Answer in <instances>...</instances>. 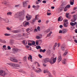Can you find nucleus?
Wrapping results in <instances>:
<instances>
[{
  "instance_id": "obj_35",
  "label": "nucleus",
  "mask_w": 77,
  "mask_h": 77,
  "mask_svg": "<svg viewBox=\"0 0 77 77\" xmlns=\"http://www.w3.org/2000/svg\"><path fill=\"white\" fill-rule=\"evenodd\" d=\"M38 43H39V41H38V40H36L35 42V43L36 45H38Z\"/></svg>"
},
{
  "instance_id": "obj_28",
  "label": "nucleus",
  "mask_w": 77,
  "mask_h": 77,
  "mask_svg": "<svg viewBox=\"0 0 77 77\" xmlns=\"http://www.w3.org/2000/svg\"><path fill=\"white\" fill-rule=\"evenodd\" d=\"M4 20L5 21V22L7 23H9V20L8 19H4Z\"/></svg>"
},
{
  "instance_id": "obj_55",
  "label": "nucleus",
  "mask_w": 77,
  "mask_h": 77,
  "mask_svg": "<svg viewBox=\"0 0 77 77\" xmlns=\"http://www.w3.org/2000/svg\"><path fill=\"white\" fill-rule=\"evenodd\" d=\"M24 18V16H22V18L20 19V20H23Z\"/></svg>"
},
{
  "instance_id": "obj_10",
  "label": "nucleus",
  "mask_w": 77,
  "mask_h": 77,
  "mask_svg": "<svg viewBox=\"0 0 77 77\" xmlns=\"http://www.w3.org/2000/svg\"><path fill=\"white\" fill-rule=\"evenodd\" d=\"M49 61V58H46L44 59V61L45 63H47Z\"/></svg>"
},
{
  "instance_id": "obj_54",
  "label": "nucleus",
  "mask_w": 77,
  "mask_h": 77,
  "mask_svg": "<svg viewBox=\"0 0 77 77\" xmlns=\"http://www.w3.org/2000/svg\"><path fill=\"white\" fill-rule=\"evenodd\" d=\"M51 13H47V15H51Z\"/></svg>"
},
{
  "instance_id": "obj_24",
  "label": "nucleus",
  "mask_w": 77,
  "mask_h": 77,
  "mask_svg": "<svg viewBox=\"0 0 77 77\" xmlns=\"http://www.w3.org/2000/svg\"><path fill=\"white\" fill-rule=\"evenodd\" d=\"M29 57H28V60H29V58H30V59H31V60H32V56L31 55H29Z\"/></svg>"
},
{
  "instance_id": "obj_17",
  "label": "nucleus",
  "mask_w": 77,
  "mask_h": 77,
  "mask_svg": "<svg viewBox=\"0 0 77 77\" xmlns=\"http://www.w3.org/2000/svg\"><path fill=\"white\" fill-rule=\"evenodd\" d=\"M23 60L24 62H26L27 61V57L24 56L23 58Z\"/></svg>"
},
{
  "instance_id": "obj_5",
  "label": "nucleus",
  "mask_w": 77,
  "mask_h": 77,
  "mask_svg": "<svg viewBox=\"0 0 77 77\" xmlns=\"http://www.w3.org/2000/svg\"><path fill=\"white\" fill-rule=\"evenodd\" d=\"M64 9V7L58 8L57 9V11L58 12H61L62 11H63Z\"/></svg>"
},
{
  "instance_id": "obj_30",
  "label": "nucleus",
  "mask_w": 77,
  "mask_h": 77,
  "mask_svg": "<svg viewBox=\"0 0 77 77\" xmlns=\"http://www.w3.org/2000/svg\"><path fill=\"white\" fill-rule=\"evenodd\" d=\"M27 36L26 33H23V35H20V36Z\"/></svg>"
},
{
  "instance_id": "obj_4",
  "label": "nucleus",
  "mask_w": 77,
  "mask_h": 77,
  "mask_svg": "<svg viewBox=\"0 0 77 77\" xmlns=\"http://www.w3.org/2000/svg\"><path fill=\"white\" fill-rule=\"evenodd\" d=\"M10 60L11 61H12V62H18V60L17 59L14 58H11Z\"/></svg>"
},
{
  "instance_id": "obj_16",
  "label": "nucleus",
  "mask_w": 77,
  "mask_h": 77,
  "mask_svg": "<svg viewBox=\"0 0 77 77\" xmlns=\"http://www.w3.org/2000/svg\"><path fill=\"white\" fill-rule=\"evenodd\" d=\"M68 50H67L65 51V52L63 54V56H66V55L68 54Z\"/></svg>"
},
{
  "instance_id": "obj_14",
  "label": "nucleus",
  "mask_w": 77,
  "mask_h": 77,
  "mask_svg": "<svg viewBox=\"0 0 77 77\" xmlns=\"http://www.w3.org/2000/svg\"><path fill=\"white\" fill-rule=\"evenodd\" d=\"M57 59V57H56L55 58L53 59V64H54L55 62H56V61Z\"/></svg>"
},
{
  "instance_id": "obj_51",
  "label": "nucleus",
  "mask_w": 77,
  "mask_h": 77,
  "mask_svg": "<svg viewBox=\"0 0 77 77\" xmlns=\"http://www.w3.org/2000/svg\"><path fill=\"white\" fill-rule=\"evenodd\" d=\"M38 42H40V43H42V40L41 39H39L38 40Z\"/></svg>"
},
{
  "instance_id": "obj_62",
  "label": "nucleus",
  "mask_w": 77,
  "mask_h": 77,
  "mask_svg": "<svg viewBox=\"0 0 77 77\" xmlns=\"http://www.w3.org/2000/svg\"><path fill=\"white\" fill-rule=\"evenodd\" d=\"M42 2L43 3H46V1H43Z\"/></svg>"
},
{
  "instance_id": "obj_43",
  "label": "nucleus",
  "mask_w": 77,
  "mask_h": 77,
  "mask_svg": "<svg viewBox=\"0 0 77 77\" xmlns=\"http://www.w3.org/2000/svg\"><path fill=\"white\" fill-rule=\"evenodd\" d=\"M43 72H44V73H47L48 71L47 70H44L43 71Z\"/></svg>"
},
{
  "instance_id": "obj_58",
  "label": "nucleus",
  "mask_w": 77,
  "mask_h": 77,
  "mask_svg": "<svg viewBox=\"0 0 77 77\" xmlns=\"http://www.w3.org/2000/svg\"><path fill=\"white\" fill-rule=\"evenodd\" d=\"M45 51H46V50L45 49L43 50L42 52L45 53Z\"/></svg>"
},
{
  "instance_id": "obj_27",
  "label": "nucleus",
  "mask_w": 77,
  "mask_h": 77,
  "mask_svg": "<svg viewBox=\"0 0 77 77\" xmlns=\"http://www.w3.org/2000/svg\"><path fill=\"white\" fill-rule=\"evenodd\" d=\"M2 4L3 5H6L7 4V2L6 1H4L2 2Z\"/></svg>"
},
{
  "instance_id": "obj_50",
  "label": "nucleus",
  "mask_w": 77,
  "mask_h": 77,
  "mask_svg": "<svg viewBox=\"0 0 77 77\" xmlns=\"http://www.w3.org/2000/svg\"><path fill=\"white\" fill-rule=\"evenodd\" d=\"M32 44V45H35V42H33Z\"/></svg>"
},
{
  "instance_id": "obj_3",
  "label": "nucleus",
  "mask_w": 77,
  "mask_h": 77,
  "mask_svg": "<svg viewBox=\"0 0 77 77\" xmlns=\"http://www.w3.org/2000/svg\"><path fill=\"white\" fill-rule=\"evenodd\" d=\"M77 15H75L74 16V18H72L71 20V22H75V21H76V18H77V17H77Z\"/></svg>"
},
{
  "instance_id": "obj_41",
  "label": "nucleus",
  "mask_w": 77,
  "mask_h": 77,
  "mask_svg": "<svg viewBox=\"0 0 77 77\" xmlns=\"http://www.w3.org/2000/svg\"><path fill=\"white\" fill-rule=\"evenodd\" d=\"M5 36H10L11 34H9L5 33Z\"/></svg>"
},
{
  "instance_id": "obj_18",
  "label": "nucleus",
  "mask_w": 77,
  "mask_h": 77,
  "mask_svg": "<svg viewBox=\"0 0 77 77\" xmlns=\"http://www.w3.org/2000/svg\"><path fill=\"white\" fill-rule=\"evenodd\" d=\"M38 15H36L35 16V18L33 20V22H35V21H36V20H37V17H38Z\"/></svg>"
},
{
  "instance_id": "obj_22",
  "label": "nucleus",
  "mask_w": 77,
  "mask_h": 77,
  "mask_svg": "<svg viewBox=\"0 0 77 77\" xmlns=\"http://www.w3.org/2000/svg\"><path fill=\"white\" fill-rule=\"evenodd\" d=\"M53 58H51V59H49V62L51 63V64H53V61H52Z\"/></svg>"
},
{
  "instance_id": "obj_63",
  "label": "nucleus",
  "mask_w": 77,
  "mask_h": 77,
  "mask_svg": "<svg viewBox=\"0 0 77 77\" xmlns=\"http://www.w3.org/2000/svg\"><path fill=\"white\" fill-rule=\"evenodd\" d=\"M43 50L42 49H40V53H41V52H42Z\"/></svg>"
},
{
  "instance_id": "obj_12",
  "label": "nucleus",
  "mask_w": 77,
  "mask_h": 77,
  "mask_svg": "<svg viewBox=\"0 0 77 77\" xmlns=\"http://www.w3.org/2000/svg\"><path fill=\"white\" fill-rule=\"evenodd\" d=\"M77 24V23L76 22H75L74 23H73L72 22H71L70 23V24L72 26H75L76 24Z\"/></svg>"
},
{
  "instance_id": "obj_47",
  "label": "nucleus",
  "mask_w": 77,
  "mask_h": 77,
  "mask_svg": "<svg viewBox=\"0 0 77 77\" xmlns=\"http://www.w3.org/2000/svg\"><path fill=\"white\" fill-rule=\"evenodd\" d=\"M57 43H55V44L54 45V47H57Z\"/></svg>"
},
{
  "instance_id": "obj_2",
  "label": "nucleus",
  "mask_w": 77,
  "mask_h": 77,
  "mask_svg": "<svg viewBox=\"0 0 77 77\" xmlns=\"http://www.w3.org/2000/svg\"><path fill=\"white\" fill-rule=\"evenodd\" d=\"M6 74V73L5 72L2 70H0V75L1 76H5Z\"/></svg>"
},
{
  "instance_id": "obj_39",
  "label": "nucleus",
  "mask_w": 77,
  "mask_h": 77,
  "mask_svg": "<svg viewBox=\"0 0 77 77\" xmlns=\"http://www.w3.org/2000/svg\"><path fill=\"white\" fill-rule=\"evenodd\" d=\"M20 72H22V73H24V74H26V72L23 70H22L21 71H20Z\"/></svg>"
},
{
  "instance_id": "obj_56",
  "label": "nucleus",
  "mask_w": 77,
  "mask_h": 77,
  "mask_svg": "<svg viewBox=\"0 0 77 77\" xmlns=\"http://www.w3.org/2000/svg\"><path fill=\"white\" fill-rule=\"evenodd\" d=\"M63 27V25H60V28L62 29Z\"/></svg>"
},
{
  "instance_id": "obj_38",
  "label": "nucleus",
  "mask_w": 77,
  "mask_h": 77,
  "mask_svg": "<svg viewBox=\"0 0 77 77\" xmlns=\"http://www.w3.org/2000/svg\"><path fill=\"white\" fill-rule=\"evenodd\" d=\"M60 19H61L60 17H59L58 18V21H62L63 19H62L60 20Z\"/></svg>"
},
{
  "instance_id": "obj_15",
  "label": "nucleus",
  "mask_w": 77,
  "mask_h": 77,
  "mask_svg": "<svg viewBox=\"0 0 77 77\" xmlns=\"http://www.w3.org/2000/svg\"><path fill=\"white\" fill-rule=\"evenodd\" d=\"M38 70H37L35 71V72L37 73H38L39 72H41V69L40 68H38L37 69Z\"/></svg>"
},
{
  "instance_id": "obj_31",
  "label": "nucleus",
  "mask_w": 77,
  "mask_h": 77,
  "mask_svg": "<svg viewBox=\"0 0 77 77\" xmlns=\"http://www.w3.org/2000/svg\"><path fill=\"white\" fill-rule=\"evenodd\" d=\"M70 5H68L66 6V7L67 8H70Z\"/></svg>"
},
{
  "instance_id": "obj_6",
  "label": "nucleus",
  "mask_w": 77,
  "mask_h": 77,
  "mask_svg": "<svg viewBox=\"0 0 77 77\" xmlns=\"http://www.w3.org/2000/svg\"><path fill=\"white\" fill-rule=\"evenodd\" d=\"M29 22H27L26 21H24L23 23V26L24 27H27V26L29 25Z\"/></svg>"
},
{
  "instance_id": "obj_61",
  "label": "nucleus",
  "mask_w": 77,
  "mask_h": 77,
  "mask_svg": "<svg viewBox=\"0 0 77 77\" xmlns=\"http://www.w3.org/2000/svg\"><path fill=\"white\" fill-rule=\"evenodd\" d=\"M77 7H74L73 9V11H75L77 9Z\"/></svg>"
},
{
  "instance_id": "obj_59",
  "label": "nucleus",
  "mask_w": 77,
  "mask_h": 77,
  "mask_svg": "<svg viewBox=\"0 0 77 77\" xmlns=\"http://www.w3.org/2000/svg\"><path fill=\"white\" fill-rule=\"evenodd\" d=\"M58 39H62V37H61V36H59V37H58Z\"/></svg>"
},
{
  "instance_id": "obj_9",
  "label": "nucleus",
  "mask_w": 77,
  "mask_h": 77,
  "mask_svg": "<svg viewBox=\"0 0 77 77\" xmlns=\"http://www.w3.org/2000/svg\"><path fill=\"white\" fill-rule=\"evenodd\" d=\"M23 6L24 7H26L27 6V2L25 1L23 2Z\"/></svg>"
},
{
  "instance_id": "obj_48",
  "label": "nucleus",
  "mask_w": 77,
  "mask_h": 77,
  "mask_svg": "<svg viewBox=\"0 0 77 77\" xmlns=\"http://www.w3.org/2000/svg\"><path fill=\"white\" fill-rule=\"evenodd\" d=\"M38 57H39L40 58H42V56H41V54H38Z\"/></svg>"
},
{
  "instance_id": "obj_32",
  "label": "nucleus",
  "mask_w": 77,
  "mask_h": 77,
  "mask_svg": "<svg viewBox=\"0 0 77 77\" xmlns=\"http://www.w3.org/2000/svg\"><path fill=\"white\" fill-rule=\"evenodd\" d=\"M68 15H69V13H66V18H69V17H68Z\"/></svg>"
},
{
  "instance_id": "obj_20",
  "label": "nucleus",
  "mask_w": 77,
  "mask_h": 77,
  "mask_svg": "<svg viewBox=\"0 0 77 77\" xmlns=\"http://www.w3.org/2000/svg\"><path fill=\"white\" fill-rule=\"evenodd\" d=\"M12 32L13 33H17L19 32V31L17 30H13L12 31Z\"/></svg>"
},
{
  "instance_id": "obj_7",
  "label": "nucleus",
  "mask_w": 77,
  "mask_h": 77,
  "mask_svg": "<svg viewBox=\"0 0 77 77\" xmlns=\"http://www.w3.org/2000/svg\"><path fill=\"white\" fill-rule=\"evenodd\" d=\"M57 60L58 62H60L62 60V56L60 55L57 58Z\"/></svg>"
},
{
  "instance_id": "obj_29",
  "label": "nucleus",
  "mask_w": 77,
  "mask_h": 77,
  "mask_svg": "<svg viewBox=\"0 0 77 77\" xmlns=\"http://www.w3.org/2000/svg\"><path fill=\"white\" fill-rule=\"evenodd\" d=\"M41 46L39 45L36 46V48H37V50H38L39 49H41Z\"/></svg>"
},
{
  "instance_id": "obj_45",
  "label": "nucleus",
  "mask_w": 77,
  "mask_h": 77,
  "mask_svg": "<svg viewBox=\"0 0 77 77\" xmlns=\"http://www.w3.org/2000/svg\"><path fill=\"white\" fill-rule=\"evenodd\" d=\"M16 16H18V17L20 16V12H18L17 13Z\"/></svg>"
},
{
  "instance_id": "obj_1",
  "label": "nucleus",
  "mask_w": 77,
  "mask_h": 77,
  "mask_svg": "<svg viewBox=\"0 0 77 77\" xmlns=\"http://www.w3.org/2000/svg\"><path fill=\"white\" fill-rule=\"evenodd\" d=\"M8 64L9 65H11L14 67H19L20 65L18 64H16L13 63H8Z\"/></svg>"
},
{
  "instance_id": "obj_25",
  "label": "nucleus",
  "mask_w": 77,
  "mask_h": 77,
  "mask_svg": "<svg viewBox=\"0 0 77 77\" xmlns=\"http://www.w3.org/2000/svg\"><path fill=\"white\" fill-rule=\"evenodd\" d=\"M66 61V59H64L62 61V62L63 64H65Z\"/></svg>"
},
{
  "instance_id": "obj_8",
  "label": "nucleus",
  "mask_w": 77,
  "mask_h": 77,
  "mask_svg": "<svg viewBox=\"0 0 77 77\" xmlns=\"http://www.w3.org/2000/svg\"><path fill=\"white\" fill-rule=\"evenodd\" d=\"M12 50L13 52H14V53H17L19 49L17 48H13L12 49Z\"/></svg>"
},
{
  "instance_id": "obj_64",
  "label": "nucleus",
  "mask_w": 77,
  "mask_h": 77,
  "mask_svg": "<svg viewBox=\"0 0 77 77\" xmlns=\"http://www.w3.org/2000/svg\"><path fill=\"white\" fill-rule=\"evenodd\" d=\"M41 22V20H39L38 21V22L39 23H40Z\"/></svg>"
},
{
  "instance_id": "obj_23",
  "label": "nucleus",
  "mask_w": 77,
  "mask_h": 77,
  "mask_svg": "<svg viewBox=\"0 0 77 77\" xmlns=\"http://www.w3.org/2000/svg\"><path fill=\"white\" fill-rule=\"evenodd\" d=\"M65 47L63 46H62L61 47V49L62 51H65Z\"/></svg>"
},
{
  "instance_id": "obj_13",
  "label": "nucleus",
  "mask_w": 77,
  "mask_h": 77,
  "mask_svg": "<svg viewBox=\"0 0 77 77\" xmlns=\"http://www.w3.org/2000/svg\"><path fill=\"white\" fill-rule=\"evenodd\" d=\"M68 24V22H64L63 24V26L65 27H68V25H67Z\"/></svg>"
},
{
  "instance_id": "obj_21",
  "label": "nucleus",
  "mask_w": 77,
  "mask_h": 77,
  "mask_svg": "<svg viewBox=\"0 0 77 77\" xmlns=\"http://www.w3.org/2000/svg\"><path fill=\"white\" fill-rule=\"evenodd\" d=\"M63 33H66L68 32V30L66 29H64L63 30Z\"/></svg>"
},
{
  "instance_id": "obj_19",
  "label": "nucleus",
  "mask_w": 77,
  "mask_h": 77,
  "mask_svg": "<svg viewBox=\"0 0 77 77\" xmlns=\"http://www.w3.org/2000/svg\"><path fill=\"white\" fill-rule=\"evenodd\" d=\"M23 43L25 45H26L27 44V41H25V40L23 41Z\"/></svg>"
},
{
  "instance_id": "obj_11",
  "label": "nucleus",
  "mask_w": 77,
  "mask_h": 77,
  "mask_svg": "<svg viewBox=\"0 0 77 77\" xmlns=\"http://www.w3.org/2000/svg\"><path fill=\"white\" fill-rule=\"evenodd\" d=\"M31 18H32V16L30 15L28 17L27 16H26V18H27V20L28 21H29L30 20V19H31Z\"/></svg>"
},
{
  "instance_id": "obj_34",
  "label": "nucleus",
  "mask_w": 77,
  "mask_h": 77,
  "mask_svg": "<svg viewBox=\"0 0 77 77\" xmlns=\"http://www.w3.org/2000/svg\"><path fill=\"white\" fill-rule=\"evenodd\" d=\"M2 43H3L4 44H5L6 43V42L5 40H2Z\"/></svg>"
},
{
  "instance_id": "obj_37",
  "label": "nucleus",
  "mask_w": 77,
  "mask_h": 77,
  "mask_svg": "<svg viewBox=\"0 0 77 77\" xmlns=\"http://www.w3.org/2000/svg\"><path fill=\"white\" fill-rule=\"evenodd\" d=\"M59 33L63 34V30H60L59 31Z\"/></svg>"
},
{
  "instance_id": "obj_40",
  "label": "nucleus",
  "mask_w": 77,
  "mask_h": 77,
  "mask_svg": "<svg viewBox=\"0 0 77 77\" xmlns=\"http://www.w3.org/2000/svg\"><path fill=\"white\" fill-rule=\"evenodd\" d=\"M7 15H11L12 14V13L11 12H8L7 13Z\"/></svg>"
},
{
  "instance_id": "obj_44",
  "label": "nucleus",
  "mask_w": 77,
  "mask_h": 77,
  "mask_svg": "<svg viewBox=\"0 0 77 77\" xmlns=\"http://www.w3.org/2000/svg\"><path fill=\"white\" fill-rule=\"evenodd\" d=\"M36 38L37 39H40V37L39 36H36Z\"/></svg>"
},
{
  "instance_id": "obj_33",
  "label": "nucleus",
  "mask_w": 77,
  "mask_h": 77,
  "mask_svg": "<svg viewBox=\"0 0 77 77\" xmlns=\"http://www.w3.org/2000/svg\"><path fill=\"white\" fill-rule=\"evenodd\" d=\"M68 10V8H66V7L64 9V11H65V12L66 11H67Z\"/></svg>"
},
{
  "instance_id": "obj_57",
  "label": "nucleus",
  "mask_w": 77,
  "mask_h": 77,
  "mask_svg": "<svg viewBox=\"0 0 77 77\" xmlns=\"http://www.w3.org/2000/svg\"><path fill=\"white\" fill-rule=\"evenodd\" d=\"M19 6H20V5H16L15 6V7L16 8H17L18 7H19Z\"/></svg>"
},
{
  "instance_id": "obj_60",
  "label": "nucleus",
  "mask_w": 77,
  "mask_h": 77,
  "mask_svg": "<svg viewBox=\"0 0 77 77\" xmlns=\"http://www.w3.org/2000/svg\"><path fill=\"white\" fill-rule=\"evenodd\" d=\"M67 21H68V20H64V22H65V23H66V22H67Z\"/></svg>"
},
{
  "instance_id": "obj_42",
  "label": "nucleus",
  "mask_w": 77,
  "mask_h": 77,
  "mask_svg": "<svg viewBox=\"0 0 77 77\" xmlns=\"http://www.w3.org/2000/svg\"><path fill=\"white\" fill-rule=\"evenodd\" d=\"M74 2H70V4L71 5H73Z\"/></svg>"
},
{
  "instance_id": "obj_46",
  "label": "nucleus",
  "mask_w": 77,
  "mask_h": 77,
  "mask_svg": "<svg viewBox=\"0 0 77 77\" xmlns=\"http://www.w3.org/2000/svg\"><path fill=\"white\" fill-rule=\"evenodd\" d=\"M37 29L39 31L40 30V27L39 26H38L37 27Z\"/></svg>"
},
{
  "instance_id": "obj_49",
  "label": "nucleus",
  "mask_w": 77,
  "mask_h": 77,
  "mask_svg": "<svg viewBox=\"0 0 77 77\" xmlns=\"http://www.w3.org/2000/svg\"><path fill=\"white\" fill-rule=\"evenodd\" d=\"M30 30V29L29 28H27L26 29V31L28 33L29 32L28 31H29V30Z\"/></svg>"
},
{
  "instance_id": "obj_52",
  "label": "nucleus",
  "mask_w": 77,
  "mask_h": 77,
  "mask_svg": "<svg viewBox=\"0 0 77 77\" xmlns=\"http://www.w3.org/2000/svg\"><path fill=\"white\" fill-rule=\"evenodd\" d=\"M28 45H30V46H32V43H29Z\"/></svg>"
},
{
  "instance_id": "obj_53",
  "label": "nucleus",
  "mask_w": 77,
  "mask_h": 77,
  "mask_svg": "<svg viewBox=\"0 0 77 77\" xmlns=\"http://www.w3.org/2000/svg\"><path fill=\"white\" fill-rule=\"evenodd\" d=\"M7 48H8V50H11V47H10L9 46H8Z\"/></svg>"
},
{
  "instance_id": "obj_26",
  "label": "nucleus",
  "mask_w": 77,
  "mask_h": 77,
  "mask_svg": "<svg viewBox=\"0 0 77 77\" xmlns=\"http://www.w3.org/2000/svg\"><path fill=\"white\" fill-rule=\"evenodd\" d=\"M52 33V32L51 31L47 35V36L48 37H49L50 36H51V34Z\"/></svg>"
},
{
  "instance_id": "obj_36",
  "label": "nucleus",
  "mask_w": 77,
  "mask_h": 77,
  "mask_svg": "<svg viewBox=\"0 0 77 77\" xmlns=\"http://www.w3.org/2000/svg\"><path fill=\"white\" fill-rule=\"evenodd\" d=\"M50 31V29H47V30H46V33H48V32H49Z\"/></svg>"
}]
</instances>
